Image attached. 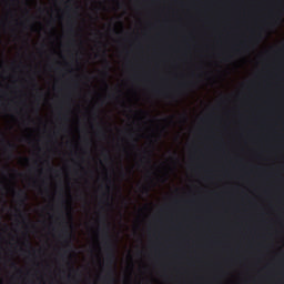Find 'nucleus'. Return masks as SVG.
Instances as JSON below:
<instances>
[{"instance_id":"f257e3e1","label":"nucleus","mask_w":284,"mask_h":284,"mask_svg":"<svg viewBox=\"0 0 284 284\" xmlns=\"http://www.w3.org/2000/svg\"><path fill=\"white\" fill-rule=\"evenodd\" d=\"M104 239H106V263L108 265H114V261H116V255L114 254V245L112 244V240L108 233L104 235Z\"/></svg>"},{"instance_id":"f03ea898","label":"nucleus","mask_w":284,"mask_h":284,"mask_svg":"<svg viewBox=\"0 0 284 284\" xmlns=\"http://www.w3.org/2000/svg\"><path fill=\"white\" fill-rule=\"evenodd\" d=\"M16 196L17 199H19L20 205H22V207H26V201H28V193H26V191L23 190H20L16 193Z\"/></svg>"},{"instance_id":"7ed1b4c3","label":"nucleus","mask_w":284,"mask_h":284,"mask_svg":"<svg viewBox=\"0 0 284 284\" xmlns=\"http://www.w3.org/2000/svg\"><path fill=\"white\" fill-rule=\"evenodd\" d=\"M17 149V145L12 142H7V151L9 154V159H14V150Z\"/></svg>"},{"instance_id":"20e7f679","label":"nucleus","mask_w":284,"mask_h":284,"mask_svg":"<svg viewBox=\"0 0 284 284\" xmlns=\"http://www.w3.org/2000/svg\"><path fill=\"white\" fill-rule=\"evenodd\" d=\"M148 156H144L143 159L146 161V163H149V165H150V163H152V152H148Z\"/></svg>"},{"instance_id":"39448f33","label":"nucleus","mask_w":284,"mask_h":284,"mask_svg":"<svg viewBox=\"0 0 284 284\" xmlns=\"http://www.w3.org/2000/svg\"><path fill=\"white\" fill-rule=\"evenodd\" d=\"M103 61H104V63H105V65H106V69L110 70V62L108 61V59L104 58Z\"/></svg>"},{"instance_id":"423d86ee","label":"nucleus","mask_w":284,"mask_h":284,"mask_svg":"<svg viewBox=\"0 0 284 284\" xmlns=\"http://www.w3.org/2000/svg\"><path fill=\"white\" fill-rule=\"evenodd\" d=\"M67 247H68L69 252L72 250V244H70V241H67Z\"/></svg>"},{"instance_id":"0eeeda50","label":"nucleus","mask_w":284,"mask_h":284,"mask_svg":"<svg viewBox=\"0 0 284 284\" xmlns=\"http://www.w3.org/2000/svg\"><path fill=\"white\" fill-rule=\"evenodd\" d=\"M110 283L112 284L116 283V280L114 278V276H110Z\"/></svg>"},{"instance_id":"6e6552de","label":"nucleus","mask_w":284,"mask_h":284,"mask_svg":"<svg viewBox=\"0 0 284 284\" xmlns=\"http://www.w3.org/2000/svg\"><path fill=\"white\" fill-rule=\"evenodd\" d=\"M11 267H12L13 270H17V263L12 262V263H11Z\"/></svg>"},{"instance_id":"1a4fd4ad","label":"nucleus","mask_w":284,"mask_h":284,"mask_svg":"<svg viewBox=\"0 0 284 284\" xmlns=\"http://www.w3.org/2000/svg\"><path fill=\"white\" fill-rule=\"evenodd\" d=\"M18 212H19L20 219H23L26 216V215H23V213L21 211L18 210Z\"/></svg>"},{"instance_id":"9d476101","label":"nucleus","mask_w":284,"mask_h":284,"mask_svg":"<svg viewBox=\"0 0 284 284\" xmlns=\"http://www.w3.org/2000/svg\"><path fill=\"white\" fill-rule=\"evenodd\" d=\"M67 10H72V8H71V7H69V6H67Z\"/></svg>"},{"instance_id":"9b49d317","label":"nucleus","mask_w":284,"mask_h":284,"mask_svg":"<svg viewBox=\"0 0 284 284\" xmlns=\"http://www.w3.org/2000/svg\"><path fill=\"white\" fill-rule=\"evenodd\" d=\"M106 190H108V192H110V186L109 185H106Z\"/></svg>"},{"instance_id":"f8f14e48","label":"nucleus","mask_w":284,"mask_h":284,"mask_svg":"<svg viewBox=\"0 0 284 284\" xmlns=\"http://www.w3.org/2000/svg\"><path fill=\"white\" fill-rule=\"evenodd\" d=\"M73 12H74V14H79V12L77 10H74Z\"/></svg>"},{"instance_id":"ddd939ff","label":"nucleus","mask_w":284,"mask_h":284,"mask_svg":"<svg viewBox=\"0 0 284 284\" xmlns=\"http://www.w3.org/2000/svg\"><path fill=\"white\" fill-rule=\"evenodd\" d=\"M111 274H112V272H109V273H108V276H111Z\"/></svg>"},{"instance_id":"4468645a","label":"nucleus","mask_w":284,"mask_h":284,"mask_svg":"<svg viewBox=\"0 0 284 284\" xmlns=\"http://www.w3.org/2000/svg\"><path fill=\"white\" fill-rule=\"evenodd\" d=\"M2 143H6V139L2 140Z\"/></svg>"},{"instance_id":"2eb2a0df","label":"nucleus","mask_w":284,"mask_h":284,"mask_svg":"<svg viewBox=\"0 0 284 284\" xmlns=\"http://www.w3.org/2000/svg\"><path fill=\"white\" fill-rule=\"evenodd\" d=\"M28 245H29V247H31V244H30V242H28Z\"/></svg>"},{"instance_id":"dca6fc26","label":"nucleus","mask_w":284,"mask_h":284,"mask_svg":"<svg viewBox=\"0 0 284 284\" xmlns=\"http://www.w3.org/2000/svg\"><path fill=\"white\" fill-rule=\"evenodd\" d=\"M103 55L105 57V51H103Z\"/></svg>"},{"instance_id":"f3484780","label":"nucleus","mask_w":284,"mask_h":284,"mask_svg":"<svg viewBox=\"0 0 284 284\" xmlns=\"http://www.w3.org/2000/svg\"><path fill=\"white\" fill-rule=\"evenodd\" d=\"M72 1V0H69V2Z\"/></svg>"}]
</instances>
